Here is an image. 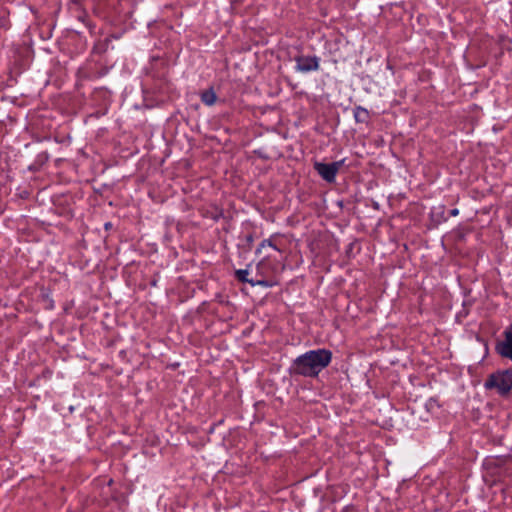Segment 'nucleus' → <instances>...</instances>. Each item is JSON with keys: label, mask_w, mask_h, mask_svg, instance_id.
<instances>
[{"label": "nucleus", "mask_w": 512, "mask_h": 512, "mask_svg": "<svg viewBox=\"0 0 512 512\" xmlns=\"http://www.w3.org/2000/svg\"><path fill=\"white\" fill-rule=\"evenodd\" d=\"M332 360V353L327 349L310 350L298 356L290 366L291 375L317 377Z\"/></svg>", "instance_id": "nucleus-1"}, {"label": "nucleus", "mask_w": 512, "mask_h": 512, "mask_svg": "<svg viewBox=\"0 0 512 512\" xmlns=\"http://www.w3.org/2000/svg\"><path fill=\"white\" fill-rule=\"evenodd\" d=\"M485 387L494 389L501 395L507 394L512 389V371H497L489 376L485 382Z\"/></svg>", "instance_id": "nucleus-2"}, {"label": "nucleus", "mask_w": 512, "mask_h": 512, "mask_svg": "<svg viewBox=\"0 0 512 512\" xmlns=\"http://www.w3.org/2000/svg\"><path fill=\"white\" fill-rule=\"evenodd\" d=\"M343 161H337L332 163H321L315 162L314 169L317 173L327 182L332 183L335 181L336 174L342 166Z\"/></svg>", "instance_id": "nucleus-3"}, {"label": "nucleus", "mask_w": 512, "mask_h": 512, "mask_svg": "<svg viewBox=\"0 0 512 512\" xmlns=\"http://www.w3.org/2000/svg\"><path fill=\"white\" fill-rule=\"evenodd\" d=\"M296 70L302 73H308L319 69L320 59L317 56H297Z\"/></svg>", "instance_id": "nucleus-4"}, {"label": "nucleus", "mask_w": 512, "mask_h": 512, "mask_svg": "<svg viewBox=\"0 0 512 512\" xmlns=\"http://www.w3.org/2000/svg\"><path fill=\"white\" fill-rule=\"evenodd\" d=\"M248 275V269H239L235 271L236 279L242 283H249L251 286H262L266 288L275 285V282H272L268 279H249Z\"/></svg>", "instance_id": "nucleus-5"}, {"label": "nucleus", "mask_w": 512, "mask_h": 512, "mask_svg": "<svg viewBox=\"0 0 512 512\" xmlns=\"http://www.w3.org/2000/svg\"><path fill=\"white\" fill-rule=\"evenodd\" d=\"M496 350L501 356L512 360V325L505 330L504 339L497 344Z\"/></svg>", "instance_id": "nucleus-6"}, {"label": "nucleus", "mask_w": 512, "mask_h": 512, "mask_svg": "<svg viewBox=\"0 0 512 512\" xmlns=\"http://www.w3.org/2000/svg\"><path fill=\"white\" fill-rule=\"evenodd\" d=\"M267 246L273 248L274 250H276L278 252H282L281 247L277 243V236L272 235L270 238L264 239L259 244L258 248L256 249V254H259L261 252V250Z\"/></svg>", "instance_id": "nucleus-7"}, {"label": "nucleus", "mask_w": 512, "mask_h": 512, "mask_svg": "<svg viewBox=\"0 0 512 512\" xmlns=\"http://www.w3.org/2000/svg\"><path fill=\"white\" fill-rule=\"evenodd\" d=\"M201 101L207 105L212 106L216 103L217 96L213 88L203 91L200 95Z\"/></svg>", "instance_id": "nucleus-8"}, {"label": "nucleus", "mask_w": 512, "mask_h": 512, "mask_svg": "<svg viewBox=\"0 0 512 512\" xmlns=\"http://www.w3.org/2000/svg\"><path fill=\"white\" fill-rule=\"evenodd\" d=\"M270 268V264L267 258L262 259L256 266L257 270V278L256 279H266L268 276V270Z\"/></svg>", "instance_id": "nucleus-9"}, {"label": "nucleus", "mask_w": 512, "mask_h": 512, "mask_svg": "<svg viewBox=\"0 0 512 512\" xmlns=\"http://www.w3.org/2000/svg\"><path fill=\"white\" fill-rule=\"evenodd\" d=\"M369 112L367 109L357 106L354 109V118L357 123H368L369 121Z\"/></svg>", "instance_id": "nucleus-10"}]
</instances>
